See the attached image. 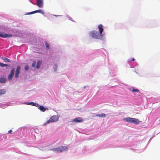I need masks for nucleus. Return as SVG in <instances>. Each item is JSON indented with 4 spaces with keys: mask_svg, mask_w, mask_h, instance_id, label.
I'll list each match as a JSON object with an SVG mask.
<instances>
[{
    "mask_svg": "<svg viewBox=\"0 0 160 160\" xmlns=\"http://www.w3.org/2000/svg\"><path fill=\"white\" fill-rule=\"evenodd\" d=\"M59 118L56 115H53L47 121L46 123L43 125H45L46 124L49 123L50 122H54L58 120Z\"/></svg>",
    "mask_w": 160,
    "mask_h": 160,
    "instance_id": "2",
    "label": "nucleus"
},
{
    "mask_svg": "<svg viewBox=\"0 0 160 160\" xmlns=\"http://www.w3.org/2000/svg\"><path fill=\"white\" fill-rule=\"evenodd\" d=\"M27 104L30 105H32V106H36V107H39V105H38V103H34V102H31L28 103V104Z\"/></svg>",
    "mask_w": 160,
    "mask_h": 160,
    "instance_id": "12",
    "label": "nucleus"
},
{
    "mask_svg": "<svg viewBox=\"0 0 160 160\" xmlns=\"http://www.w3.org/2000/svg\"><path fill=\"white\" fill-rule=\"evenodd\" d=\"M132 61H134L135 60V59L134 58H133L132 59Z\"/></svg>",
    "mask_w": 160,
    "mask_h": 160,
    "instance_id": "29",
    "label": "nucleus"
},
{
    "mask_svg": "<svg viewBox=\"0 0 160 160\" xmlns=\"http://www.w3.org/2000/svg\"><path fill=\"white\" fill-rule=\"evenodd\" d=\"M36 64V62H35V61L33 62L32 63V67H35V66Z\"/></svg>",
    "mask_w": 160,
    "mask_h": 160,
    "instance_id": "22",
    "label": "nucleus"
},
{
    "mask_svg": "<svg viewBox=\"0 0 160 160\" xmlns=\"http://www.w3.org/2000/svg\"><path fill=\"white\" fill-rule=\"evenodd\" d=\"M45 45L47 49H48L49 48V46L48 43L47 42L45 43Z\"/></svg>",
    "mask_w": 160,
    "mask_h": 160,
    "instance_id": "20",
    "label": "nucleus"
},
{
    "mask_svg": "<svg viewBox=\"0 0 160 160\" xmlns=\"http://www.w3.org/2000/svg\"><path fill=\"white\" fill-rule=\"evenodd\" d=\"M8 66V64H4L0 62V66L3 67H7Z\"/></svg>",
    "mask_w": 160,
    "mask_h": 160,
    "instance_id": "18",
    "label": "nucleus"
},
{
    "mask_svg": "<svg viewBox=\"0 0 160 160\" xmlns=\"http://www.w3.org/2000/svg\"><path fill=\"white\" fill-rule=\"evenodd\" d=\"M89 35L90 37L95 39H98L100 40L103 39V35L99 34L98 32L94 30L90 32Z\"/></svg>",
    "mask_w": 160,
    "mask_h": 160,
    "instance_id": "1",
    "label": "nucleus"
},
{
    "mask_svg": "<svg viewBox=\"0 0 160 160\" xmlns=\"http://www.w3.org/2000/svg\"><path fill=\"white\" fill-rule=\"evenodd\" d=\"M7 81L6 78H0V82L1 83H3Z\"/></svg>",
    "mask_w": 160,
    "mask_h": 160,
    "instance_id": "16",
    "label": "nucleus"
},
{
    "mask_svg": "<svg viewBox=\"0 0 160 160\" xmlns=\"http://www.w3.org/2000/svg\"><path fill=\"white\" fill-rule=\"evenodd\" d=\"M57 68V64H55L54 66V69L55 71L56 70Z\"/></svg>",
    "mask_w": 160,
    "mask_h": 160,
    "instance_id": "23",
    "label": "nucleus"
},
{
    "mask_svg": "<svg viewBox=\"0 0 160 160\" xmlns=\"http://www.w3.org/2000/svg\"><path fill=\"white\" fill-rule=\"evenodd\" d=\"M101 117H105L106 116V114H105L102 113L101 114Z\"/></svg>",
    "mask_w": 160,
    "mask_h": 160,
    "instance_id": "24",
    "label": "nucleus"
},
{
    "mask_svg": "<svg viewBox=\"0 0 160 160\" xmlns=\"http://www.w3.org/2000/svg\"><path fill=\"white\" fill-rule=\"evenodd\" d=\"M2 59L5 62H10V60L7 58L4 57H2Z\"/></svg>",
    "mask_w": 160,
    "mask_h": 160,
    "instance_id": "14",
    "label": "nucleus"
},
{
    "mask_svg": "<svg viewBox=\"0 0 160 160\" xmlns=\"http://www.w3.org/2000/svg\"><path fill=\"white\" fill-rule=\"evenodd\" d=\"M38 12L40 13H42V14H44V12H43V11L41 9H39V10H38L34 11H33V12H30L29 13H28V14H28V15L31 14H33L35 13H38Z\"/></svg>",
    "mask_w": 160,
    "mask_h": 160,
    "instance_id": "7",
    "label": "nucleus"
},
{
    "mask_svg": "<svg viewBox=\"0 0 160 160\" xmlns=\"http://www.w3.org/2000/svg\"><path fill=\"white\" fill-rule=\"evenodd\" d=\"M25 69L26 70L28 71L29 69V66L28 65H26L25 68Z\"/></svg>",
    "mask_w": 160,
    "mask_h": 160,
    "instance_id": "21",
    "label": "nucleus"
},
{
    "mask_svg": "<svg viewBox=\"0 0 160 160\" xmlns=\"http://www.w3.org/2000/svg\"><path fill=\"white\" fill-rule=\"evenodd\" d=\"M57 149H56V151L58 152H60V149H59V147L58 148H57Z\"/></svg>",
    "mask_w": 160,
    "mask_h": 160,
    "instance_id": "26",
    "label": "nucleus"
},
{
    "mask_svg": "<svg viewBox=\"0 0 160 160\" xmlns=\"http://www.w3.org/2000/svg\"><path fill=\"white\" fill-rule=\"evenodd\" d=\"M96 116H97V117H101V114L97 115H96Z\"/></svg>",
    "mask_w": 160,
    "mask_h": 160,
    "instance_id": "28",
    "label": "nucleus"
},
{
    "mask_svg": "<svg viewBox=\"0 0 160 160\" xmlns=\"http://www.w3.org/2000/svg\"><path fill=\"white\" fill-rule=\"evenodd\" d=\"M53 15L54 16H56V17H58V16H59L58 15Z\"/></svg>",
    "mask_w": 160,
    "mask_h": 160,
    "instance_id": "30",
    "label": "nucleus"
},
{
    "mask_svg": "<svg viewBox=\"0 0 160 160\" xmlns=\"http://www.w3.org/2000/svg\"><path fill=\"white\" fill-rule=\"evenodd\" d=\"M59 149H60V152H62L63 151H67L68 150V148L66 146H61L59 147Z\"/></svg>",
    "mask_w": 160,
    "mask_h": 160,
    "instance_id": "9",
    "label": "nucleus"
},
{
    "mask_svg": "<svg viewBox=\"0 0 160 160\" xmlns=\"http://www.w3.org/2000/svg\"><path fill=\"white\" fill-rule=\"evenodd\" d=\"M15 72V69L13 68L12 69L8 77V80H11L12 78L13 77Z\"/></svg>",
    "mask_w": 160,
    "mask_h": 160,
    "instance_id": "5",
    "label": "nucleus"
},
{
    "mask_svg": "<svg viewBox=\"0 0 160 160\" xmlns=\"http://www.w3.org/2000/svg\"><path fill=\"white\" fill-rule=\"evenodd\" d=\"M132 92H139V90L137 89H133L132 90Z\"/></svg>",
    "mask_w": 160,
    "mask_h": 160,
    "instance_id": "19",
    "label": "nucleus"
},
{
    "mask_svg": "<svg viewBox=\"0 0 160 160\" xmlns=\"http://www.w3.org/2000/svg\"><path fill=\"white\" fill-rule=\"evenodd\" d=\"M6 92V91L5 90H0V95L4 94Z\"/></svg>",
    "mask_w": 160,
    "mask_h": 160,
    "instance_id": "17",
    "label": "nucleus"
},
{
    "mask_svg": "<svg viewBox=\"0 0 160 160\" xmlns=\"http://www.w3.org/2000/svg\"><path fill=\"white\" fill-rule=\"evenodd\" d=\"M75 122H81L83 121V119L80 118H77L74 119Z\"/></svg>",
    "mask_w": 160,
    "mask_h": 160,
    "instance_id": "11",
    "label": "nucleus"
},
{
    "mask_svg": "<svg viewBox=\"0 0 160 160\" xmlns=\"http://www.w3.org/2000/svg\"><path fill=\"white\" fill-rule=\"evenodd\" d=\"M12 37L11 34L0 32V37L2 38H10Z\"/></svg>",
    "mask_w": 160,
    "mask_h": 160,
    "instance_id": "4",
    "label": "nucleus"
},
{
    "mask_svg": "<svg viewBox=\"0 0 160 160\" xmlns=\"http://www.w3.org/2000/svg\"><path fill=\"white\" fill-rule=\"evenodd\" d=\"M103 26L102 24H99L98 26V28L99 29V34H101V35H103L102 34V32L103 30V29L102 28Z\"/></svg>",
    "mask_w": 160,
    "mask_h": 160,
    "instance_id": "10",
    "label": "nucleus"
},
{
    "mask_svg": "<svg viewBox=\"0 0 160 160\" xmlns=\"http://www.w3.org/2000/svg\"><path fill=\"white\" fill-rule=\"evenodd\" d=\"M36 4L40 8L42 7L43 4V0H37Z\"/></svg>",
    "mask_w": 160,
    "mask_h": 160,
    "instance_id": "8",
    "label": "nucleus"
},
{
    "mask_svg": "<svg viewBox=\"0 0 160 160\" xmlns=\"http://www.w3.org/2000/svg\"><path fill=\"white\" fill-rule=\"evenodd\" d=\"M124 120L129 122L133 123L136 124H138L139 123V121L138 119L128 117L124 118Z\"/></svg>",
    "mask_w": 160,
    "mask_h": 160,
    "instance_id": "3",
    "label": "nucleus"
},
{
    "mask_svg": "<svg viewBox=\"0 0 160 160\" xmlns=\"http://www.w3.org/2000/svg\"><path fill=\"white\" fill-rule=\"evenodd\" d=\"M12 130L11 129L8 131V133H12Z\"/></svg>",
    "mask_w": 160,
    "mask_h": 160,
    "instance_id": "27",
    "label": "nucleus"
},
{
    "mask_svg": "<svg viewBox=\"0 0 160 160\" xmlns=\"http://www.w3.org/2000/svg\"><path fill=\"white\" fill-rule=\"evenodd\" d=\"M20 69L21 67H20V66H18L17 67L16 70L15 71V78H17L18 77L19 74L20 72Z\"/></svg>",
    "mask_w": 160,
    "mask_h": 160,
    "instance_id": "6",
    "label": "nucleus"
},
{
    "mask_svg": "<svg viewBox=\"0 0 160 160\" xmlns=\"http://www.w3.org/2000/svg\"><path fill=\"white\" fill-rule=\"evenodd\" d=\"M38 108L42 112H44L46 110V108L43 106H40Z\"/></svg>",
    "mask_w": 160,
    "mask_h": 160,
    "instance_id": "13",
    "label": "nucleus"
},
{
    "mask_svg": "<svg viewBox=\"0 0 160 160\" xmlns=\"http://www.w3.org/2000/svg\"><path fill=\"white\" fill-rule=\"evenodd\" d=\"M57 149V148H53V149H52L51 150L52 151H56V149Z\"/></svg>",
    "mask_w": 160,
    "mask_h": 160,
    "instance_id": "25",
    "label": "nucleus"
},
{
    "mask_svg": "<svg viewBox=\"0 0 160 160\" xmlns=\"http://www.w3.org/2000/svg\"><path fill=\"white\" fill-rule=\"evenodd\" d=\"M42 63V61L40 60H39L37 63V65L36 66V68H39L40 66V65Z\"/></svg>",
    "mask_w": 160,
    "mask_h": 160,
    "instance_id": "15",
    "label": "nucleus"
}]
</instances>
